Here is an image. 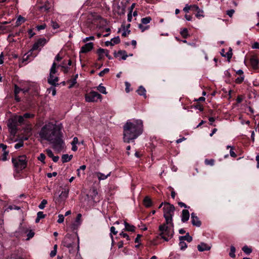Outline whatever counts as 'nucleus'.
<instances>
[{
  "mask_svg": "<svg viewBox=\"0 0 259 259\" xmlns=\"http://www.w3.org/2000/svg\"><path fill=\"white\" fill-rule=\"evenodd\" d=\"M38 135L41 139L48 141L55 150L60 152L63 149L65 144L59 126L49 122L41 128Z\"/></svg>",
  "mask_w": 259,
  "mask_h": 259,
  "instance_id": "obj_1",
  "label": "nucleus"
},
{
  "mask_svg": "<svg viewBox=\"0 0 259 259\" xmlns=\"http://www.w3.org/2000/svg\"><path fill=\"white\" fill-rule=\"evenodd\" d=\"M163 210L165 223L159 226V236L165 241H168V238H171L174 233L172 217L175 208L172 204L168 202H164Z\"/></svg>",
  "mask_w": 259,
  "mask_h": 259,
  "instance_id": "obj_2",
  "label": "nucleus"
},
{
  "mask_svg": "<svg viewBox=\"0 0 259 259\" xmlns=\"http://www.w3.org/2000/svg\"><path fill=\"white\" fill-rule=\"evenodd\" d=\"M143 132L141 120H128L123 126V141L126 143L134 141Z\"/></svg>",
  "mask_w": 259,
  "mask_h": 259,
  "instance_id": "obj_3",
  "label": "nucleus"
},
{
  "mask_svg": "<svg viewBox=\"0 0 259 259\" xmlns=\"http://www.w3.org/2000/svg\"><path fill=\"white\" fill-rule=\"evenodd\" d=\"M12 162L18 172L19 170L24 169L26 167L27 163L26 156L24 155L12 158Z\"/></svg>",
  "mask_w": 259,
  "mask_h": 259,
  "instance_id": "obj_4",
  "label": "nucleus"
},
{
  "mask_svg": "<svg viewBox=\"0 0 259 259\" xmlns=\"http://www.w3.org/2000/svg\"><path fill=\"white\" fill-rule=\"evenodd\" d=\"M77 239V248L79 250V237L76 235H71L67 234L62 241V244L64 246L67 248H72L74 245V242Z\"/></svg>",
  "mask_w": 259,
  "mask_h": 259,
  "instance_id": "obj_5",
  "label": "nucleus"
},
{
  "mask_svg": "<svg viewBox=\"0 0 259 259\" xmlns=\"http://www.w3.org/2000/svg\"><path fill=\"white\" fill-rule=\"evenodd\" d=\"M102 96L97 92L91 91L85 96V101L88 102H97L98 99H101Z\"/></svg>",
  "mask_w": 259,
  "mask_h": 259,
  "instance_id": "obj_6",
  "label": "nucleus"
},
{
  "mask_svg": "<svg viewBox=\"0 0 259 259\" xmlns=\"http://www.w3.org/2000/svg\"><path fill=\"white\" fill-rule=\"evenodd\" d=\"M8 126L10 130L11 134L15 135L17 133V123L15 119H10L8 121Z\"/></svg>",
  "mask_w": 259,
  "mask_h": 259,
  "instance_id": "obj_7",
  "label": "nucleus"
},
{
  "mask_svg": "<svg viewBox=\"0 0 259 259\" xmlns=\"http://www.w3.org/2000/svg\"><path fill=\"white\" fill-rule=\"evenodd\" d=\"M69 191V189H65L59 195V197L55 199V202L60 203L62 201L65 200L68 196Z\"/></svg>",
  "mask_w": 259,
  "mask_h": 259,
  "instance_id": "obj_8",
  "label": "nucleus"
},
{
  "mask_svg": "<svg viewBox=\"0 0 259 259\" xmlns=\"http://www.w3.org/2000/svg\"><path fill=\"white\" fill-rule=\"evenodd\" d=\"M93 48V43L89 42L81 47L80 53H86L90 51Z\"/></svg>",
  "mask_w": 259,
  "mask_h": 259,
  "instance_id": "obj_9",
  "label": "nucleus"
},
{
  "mask_svg": "<svg viewBox=\"0 0 259 259\" xmlns=\"http://www.w3.org/2000/svg\"><path fill=\"white\" fill-rule=\"evenodd\" d=\"M191 215L192 225L197 227H200L201 225V222L199 221L198 218L196 215V214L192 212Z\"/></svg>",
  "mask_w": 259,
  "mask_h": 259,
  "instance_id": "obj_10",
  "label": "nucleus"
},
{
  "mask_svg": "<svg viewBox=\"0 0 259 259\" xmlns=\"http://www.w3.org/2000/svg\"><path fill=\"white\" fill-rule=\"evenodd\" d=\"M197 248L199 251H204L210 250L211 246L204 242H201L200 244L198 245Z\"/></svg>",
  "mask_w": 259,
  "mask_h": 259,
  "instance_id": "obj_11",
  "label": "nucleus"
},
{
  "mask_svg": "<svg viewBox=\"0 0 259 259\" xmlns=\"http://www.w3.org/2000/svg\"><path fill=\"white\" fill-rule=\"evenodd\" d=\"M189 217L190 213L189 211L187 209L183 210L181 217L182 222H183V223L187 222L189 219Z\"/></svg>",
  "mask_w": 259,
  "mask_h": 259,
  "instance_id": "obj_12",
  "label": "nucleus"
},
{
  "mask_svg": "<svg viewBox=\"0 0 259 259\" xmlns=\"http://www.w3.org/2000/svg\"><path fill=\"white\" fill-rule=\"evenodd\" d=\"M52 7V4L51 2L47 1L45 3L44 5L40 7L39 9L41 10H44L45 11L48 12L51 9Z\"/></svg>",
  "mask_w": 259,
  "mask_h": 259,
  "instance_id": "obj_13",
  "label": "nucleus"
},
{
  "mask_svg": "<svg viewBox=\"0 0 259 259\" xmlns=\"http://www.w3.org/2000/svg\"><path fill=\"white\" fill-rule=\"evenodd\" d=\"M58 81V77H55L54 76V75H52V76H49L48 81L49 83H50L51 85L56 86V85H58V84L57 83Z\"/></svg>",
  "mask_w": 259,
  "mask_h": 259,
  "instance_id": "obj_14",
  "label": "nucleus"
},
{
  "mask_svg": "<svg viewBox=\"0 0 259 259\" xmlns=\"http://www.w3.org/2000/svg\"><path fill=\"white\" fill-rule=\"evenodd\" d=\"M250 64L254 69L258 68V60L254 56L252 57L250 59Z\"/></svg>",
  "mask_w": 259,
  "mask_h": 259,
  "instance_id": "obj_15",
  "label": "nucleus"
},
{
  "mask_svg": "<svg viewBox=\"0 0 259 259\" xmlns=\"http://www.w3.org/2000/svg\"><path fill=\"white\" fill-rule=\"evenodd\" d=\"M81 217H82V215L80 213H78L77 215V217H76V218L75 220V223H74L72 225L73 229H75L77 228V227L81 224Z\"/></svg>",
  "mask_w": 259,
  "mask_h": 259,
  "instance_id": "obj_16",
  "label": "nucleus"
},
{
  "mask_svg": "<svg viewBox=\"0 0 259 259\" xmlns=\"http://www.w3.org/2000/svg\"><path fill=\"white\" fill-rule=\"evenodd\" d=\"M91 196L92 199L94 202L97 203L100 201V198L98 196V193L96 190L94 189L93 190Z\"/></svg>",
  "mask_w": 259,
  "mask_h": 259,
  "instance_id": "obj_17",
  "label": "nucleus"
},
{
  "mask_svg": "<svg viewBox=\"0 0 259 259\" xmlns=\"http://www.w3.org/2000/svg\"><path fill=\"white\" fill-rule=\"evenodd\" d=\"M110 172L107 174V175H105L100 172H96L95 173V175L97 177V178L100 181L106 179L108 177L110 176Z\"/></svg>",
  "mask_w": 259,
  "mask_h": 259,
  "instance_id": "obj_18",
  "label": "nucleus"
},
{
  "mask_svg": "<svg viewBox=\"0 0 259 259\" xmlns=\"http://www.w3.org/2000/svg\"><path fill=\"white\" fill-rule=\"evenodd\" d=\"M114 55L115 57H118L119 55L122 56V59L125 60L127 57V55L125 51H119L117 53L114 52Z\"/></svg>",
  "mask_w": 259,
  "mask_h": 259,
  "instance_id": "obj_19",
  "label": "nucleus"
},
{
  "mask_svg": "<svg viewBox=\"0 0 259 259\" xmlns=\"http://www.w3.org/2000/svg\"><path fill=\"white\" fill-rule=\"evenodd\" d=\"M125 226L124 230L126 231L134 232L135 231L136 227L132 225L129 224L126 222H124Z\"/></svg>",
  "mask_w": 259,
  "mask_h": 259,
  "instance_id": "obj_20",
  "label": "nucleus"
},
{
  "mask_svg": "<svg viewBox=\"0 0 259 259\" xmlns=\"http://www.w3.org/2000/svg\"><path fill=\"white\" fill-rule=\"evenodd\" d=\"M179 240L187 241L190 242L192 241V237L190 236L189 233H187L186 235L179 237Z\"/></svg>",
  "mask_w": 259,
  "mask_h": 259,
  "instance_id": "obj_21",
  "label": "nucleus"
},
{
  "mask_svg": "<svg viewBox=\"0 0 259 259\" xmlns=\"http://www.w3.org/2000/svg\"><path fill=\"white\" fill-rule=\"evenodd\" d=\"M72 155L69 156L68 154H63L62 156V161L63 163L69 161L72 158Z\"/></svg>",
  "mask_w": 259,
  "mask_h": 259,
  "instance_id": "obj_22",
  "label": "nucleus"
},
{
  "mask_svg": "<svg viewBox=\"0 0 259 259\" xmlns=\"http://www.w3.org/2000/svg\"><path fill=\"white\" fill-rule=\"evenodd\" d=\"M137 92L139 95L144 96L146 98V90L143 87L140 86Z\"/></svg>",
  "mask_w": 259,
  "mask_h": 259,
  "instance_id": "obj_23",
  "label": "nucleus"
},
{
  "mask_svg": "<svg viewBox=\"0 0 259 259\" xmlns=\"http://www.w3.org/2000/svg\"><path fill=\"white\" fill-rule=\"evenodd\" d=\"M40 46H39V45L36 42L34 44V45H33L32 46V49L29 51V52L27 53L28 54V55L27 56V58L26 59H27V58L30 56L32 54V52L33 51H35V50H37L39 47Z\"/></svg>",
  "mask_w": 259,
  "mask_h": 259,
  "instance_id": "obj_24",
  "label": "nucleus"
},
{
  "mask_svg": "<svg viewBox=\"0 0 259 259\" xmlns=\"http://www.w3.org/2000/svg\"><path fill=\"white\" fill-rule=\"evenodd\" d=\"M144 204L146 207H150L152 205V201L148 197H146L144 199Z\"/></svg>",
  "mask_w": 259,
  "mask_h": 259,
  "instance_id": "obj_25",
  "label": "nucleus"
},
{
  "mask_svg": "<svg viewBox=\"0 0 259 259\" xmlns=\"http://www.w3.org/2000/svg\"><path fill=\"white\" fill-rule=\"evenodd\" d=\"M56 66L57 64L55 62H54L52 65V67L50 69V75L52 76L54 75L56 72Z\"/></svg>",
  "mask_w": 259,
  "mask_h": 259,
  "instance_id": "obj_26",
  "label": "nucleus"
},
{
  "mask_svg": "<svg viewBox=\"0 0 259 259\" xmlns=\"http://www.w3.org/2000/svg\"><path fill=\"white\" fill-rule=\"evenodd\" d=\"M235 251H236L235 247L233 245L231 246L230 252L229 253V255L230 257H231L232 258H234L235 257Z\"/></svg>",
  "mask_w": 259,
  "mask_h": 259,
  "instance_id": "obj_27",
  "label": "nucleus"
},
{
  "mask_svg": "<svg viewBox=\"0 0 259 259\" xmlns=\"http://www.w3.org/2000/svg\"><path fill=\"white\" fill-rule=\"evenodd\" d=\"M242 249L247 254H249L252 252V249L246 245L243 246Z\"/></svg>",
  "mask_w": 259,
  "mask_h": 259,
  "instance_id": "obj_28",
  "label": "nucleus"
},
{
  "mask_svg": "<svg viewBox=\"0 0 259 259\" xmlns=\"http://www.w3.org/2000/svg\"><path fill=\"white\" fill-rule=\"evenodd\" d=\"M151 21V18L150 17H146L141 19V22L143 24H147Z\"/></svg>",
  "mask_w": 259,
  "mask_h": 259,
  "instance_id": "obj_29",
  "label": "nucleus"
},
{
  "mask_svg": "<svg viewBox=\"0 0 259 259\" xmlns=\"http://www.w3.org/2000/svg\"><path fill=\"white\" fill-rule=\"evenodd\" d=\"M97 90L101 93L103 94H106L107 92L106 91V88L104 86H102V84H100L97 87Z\"/></svg>",
  "mask_w": 259,
  "mask_h": 259,
  "instance_id": "obj_30",
  "label": "nucleus"
},
{
  "mask_svg": "<svg viewBox=\"0 0 259 259\" xmlns=\"http://www.w3.org/2000/svg\"><path fill=\"white\" fill-rule=\"evenodd\" d=\"M46 42L47 40L45 38H39L36 41V42L39 45L40 47L44 46L46 44Z\"/></svg>",
  "mask_w": 259,
  "mask_h": 259,
  "instance_id": "obj_31",
  "label": "nucleus"
},
{
  "mask_svg": "<svg viewBox=\"0 0 259 259\" xmlns=\"http://www.w3.org/2000/svg\"><path fill=\"white\" fill-rule=\"evenodd\" d=\"M179 246L182 250L185 249L187 247V244L183 240H180Z\"/></svg>",
  "mask_w": 259,
  "mask_h": 259,
  "instance_id": "obj_32",
  "label": "nucleus"
},
{
  "mask_svg": "<svg viewBox=\"0 0 259 259\" xmlns=\"http://www.w3.org/2000/svg\"><path fill=\"white\" fill-rule=\"evenodd\" d=\"M85 168H86V166L85 165H81V166H80V167L77 169V171L78 177H80L79 171H81V170L82 171V174L83 175L84 174V171L85 169Z\"/></svg>",
  "mask_w": 259,
  "mask_h": 259,
  "instance_id": "obj_33",
  "label": "nucleus"
},
{
  "mask_svg": "<svg viewBox=\"0 0 259 259\" xmlns=\"http://www.w3.org/2000/svg\"><path fill=\"white\" fill-rule=\"evenodd\" d=\"M180 33L184 38H187L188 35V30L187 28H183Z\"/></svg>",
  "mask_w": 259,
  "mask_h": 259,
  "instance_id": "obj_34",
  "label": "nucleus"
},
{
  "mask_svg": "<svg viewBox=\"0 0 259 259\" xmlns=\"http://www.w3.org/2000/svg\"><path fill=\"white\" fill-rule=\"evenodd\" d=\"M47 203V201L46 199H43L41 203L39 204L38 207L40 209H42L45 208L46 204Z\"/></svg>",
  "mask_w": 259,
  "mask_h": 259,
  "instance_id": "obj_35",
  "label": "nucleus"
},
{
  "mask_svg": "<svg viewBox=\"0 0 259 259\" xmlns=\"http://www.w3.org/2000/svg\"><path fill=\"white\" fill-rule=\"evenodd\" d=\"M110 232H111L110 237H111V238L112 240L113 241V236L112 235V233H113L114 235H116L117 233V231L115 230V228L114 227H111L110 228Z\"/></svg>",
  "mask_w": 259,
  "mask_h": 259,
  "instance_id": "obj_36",
  "label": "nucleus"
},
{
  "mask_svg": "<svg viewBox=\"0 0 259 259\" xmlns=\"http://www.w3.org/2000/svg\"><path fill=\"white\" fill-rule=\"evenodd\" d=\"M69 82L70 83V85L69 86V88L71 89L72 88L76 83V80L75 78H72L70 80H69Z\"/></svg>",
  "mask_w": 259,
  "mask_h": 259,
  "instance_id": "obj_37",
  "label": "nucleus"
},
{
  "mask_svg": "<svg viewBox=\"0 0 259 259\" xmlns=\"http://www.w3.org/2000/svg\"><path fill=\"white\" fill-rule=\"evenodd\" d=\"M224 57H227L229 61L231 59V58L232 57V52L231 49H230L229 51L226 53V54L224 55Z\"/></svg>",
  "mask_w": 259,
  "mask_h": 259,
  "instance_id": "obj_38",
  "label": "nucleus"
},
{
  "mask_svg": "<svg viewBox=\"0 0 259 259\" xmlns=\"http://www.w3.org/2000/svg\"><path fill=\"white\" fill-rule=\"evenodd\" d=\"M214 160L212 159H206L205 160V163L206 165H209L212 166L214 165Z\"/></svg>",
  "mask_w": 259,
  "mask_h": 259,
  "instance_id": "obj_39",
  "label": "nucleus"
},
{
  "mask_svg": "<svg viewBox=\"0 0 259 259\" xmlns=\"http://www.w3.org/2000/svg\"><path fill=\"white\" fill-rule=\"evenodd\" d=\"M197 13L196 14V17L200 18L201 17H203V11L199 8V10L196 11Z\"/></svg>",
  "mask_w": 259,
  "mask_h": 259,
  "instance_id": "obj_40",
  "label": "nucleus"
},
{
  "mask_svg": "<svg viewBox=\"0 0 259 259\" xmlns=\"http://www.w3.org/2000/svg\"><path fill=\"white\" fill-rule=\"evenodd\" d=\"M111 41H112V43L114 44H114H118V43H119L120 40L119 36H117V37L112 38Z\"/></svg>",
  "mask_w": 259,
  "mask_h": 259,
  "instance_id": "obj_41",
  "label": "nucleus"
},
{
  "mask_svg": "<svg viewBox=\"0 0 259 259\" xmlns=\"http://www.w3.org/2000/svg\"><path fill=\"white\" fill-rule=\"evenodd\" d=\"M51 23V26L54 29H57L59 27V25L56 22H55V21L52 20Z\"/></svg>",
  "mask_w": 259,
  "mask_h": 259,
  "instance_id": "obj_42",
  "label": "nucleus"
},
{
  "mask_svg": "<svg viewBox=\"0 0 259 259\" xmlns=\"http://www.w3.org/2000/svg\"><path fill=\"white\" fill-rule=\"evenodd\" d=\"M109 71V69L108 68H105L104 70L101 71L99 73V75L100 76H103L105 73H108Z\"/></svg>",
  "mask_w": 259,
  "mask_h": 259,
  "instance_id": "obj_43",
  "label": "nucleus"
},
{
  "mask_svg": "<svg viewBox=\"0 0 259 259\" xmlns=\"http://www.w3.org/2000/svg\"><path fill=\"white\" fill-rule=\"evenodd\" d=\"M106 50L100 48L97 50V54L99 56H102L103 55V54L105 53Z\"/></svg>",
  "mask_w": 259,
  "mask_h": 259,
  "instance_id": "obj_44",
  "label": "nucleus"
},
{
  "mask_svg": "<svg viewBox=\"0 0 259 259\" xmlns=\"http://www.w3.org/2000/svg\"><path fill=\"white\" fill-rule=\"evenodd\" d=\"M45 158H46L45 155L43 153H41V154H40L39 156L38 157V159L39 161L45 163L44 161H45Z\"/></svg>",
  "mask_w": 259,
  "mask_h": 259,
  "instance_id": "obj_45",
  "label": "nucleus"
},
{
  "mask_svg": "<svg viewBox=\"0 0 259 259\" xmlns=\"http://www.w3.org/2000/svg\"><path fill=\"white\" fill-rule=\"evenodd\" d=\"M14 94L15 95H18L22 90L19 88L16 84L14 86Z\"/></svg>",
  "mask_w": 259,
  "mask_h": 259,
  "instance_id": "obj_46",
  "label": "nucleus"
},
{
  "mask_svg": "<svg viewBox=\"0 0 259 259\" xmlns=\"http://www.w3.org/2000/svg\"><path fill=\"white\" fill-rule=\"evenodd\" d=\"M58 220L57 221V222L58 223H62L63 222H64V217L63 214H59L58 215Z\"/></svg>",
  "mask_w": 259,
  "mask_h": 259,
  "instance_id": "obj_47",
  "label": "nucleus"
},
{
  "mask_svg": "<svg viewBox=\"0 0 259 259\" xmlns=\"http://www.w3.org/2000/svg\"><path fill=\"white\" fill-rule=\"evenodd\" d=\"M23 117L24 118H32L34 117V114H30L28 113H26L23 114Z\"/></svg>",
  "mask_w": 259,
  "mask_h": 259,
  "instance_id": "obj_48",
  "label": "nucleus"
},
{
  "mask_svg": "<svg viewBox=\"0 0 259 259\" xmlns=\"http://www.w3.org/2000/svg\"><path fill=\"white\" fill-rule=\"evenodd\" d=\"M46 215L44 214L42 211H39L37 213V217L39 219H43L45 217Z\"/></svg>",
  "mask_w": 259,
  "mask_h": 259,
  "instance_id": "obj_49",
  "label": "nucleus"
},
{
  "mask_svg": "<svg viewBox=\"0 0 259 259\" xmlns=\"http://www.w3.org/2000/svg\"><path fill=\"white\" fill-rule=\"evenodd\" d=\"M139 28L141 30L142 32L144 31L145 30L147 29L149 27L148 26H144L143 24H139Z\"/></svg>",
  "mask_w": 259,
  "mask_h": 259,
  "instance_id": "obj_50",
  "label": "nucleus"
},
{
  "mask_svg": "<svg viewBox=\"0 0 259 259\" xmlns=\"http://www.w3.org/2000/svg\"><path fill=\"white\" fill-rule=\"evenodd\" d=\"M8 209L10 210L15 209V210H19L20 207L19 206L16 205H10L9 206Z\"/></svg>",
  "mask_w": 259,
  "mask_h": 259,
  "instance_id": "obj_51",
  "label": "nucleus"
},
{
  "mask_svg": "<svg viewBox=\"0 0 259 259\" xmlns=\"http://www.w3.org/2000/svg\"><path fill=\"white\" fill-rule=\"evenodd\" d=\"M46 153H47L48 156L51 158H52L54 156L53 153L52 151V150L50 149H47Z\"/></svg>",
  "mask_w": 259,
  "mask_h": 259,
  "instance_id": "obj_52",
  "label": "nucleus"
},
{
  "mask_svg": "<svg viewBox=\"0 0 259 259\" xmlns=\"http://www.w3.org/2000/svg\"><path fill=\"white\" fill-rule=\"evenodd\" d=\"M243 80H244L243 76L238 77L236 79L235 82L237 83H240L243 81Z\"/></svg>",
  "mask_w": 259,
  "mask_h": 259,
  "instance_id": "obj_53",
  "label": "nucleus"
},
{
  "mask_svg": "<svg viewBox=\"0 0 259 259\" xmlns=\"http://www.w3.org/2000/svg\"><path fill=\"white\" fill-rule=\"evenodd\" d=\"M119 235H120L122 237L125 238L127 240H130V239L128 235L126 233H124L123 232H121L119 234Z\"/></svg>",
  "mask_w": 259,
  "mask_h": 259,
  "instance_id": "obj_54",
  "label": "nucleus"
},
{
  "mask_svg": "<svg viewBox=\"0 0 259 259\" xmlns=\"http://www.w3.org/2000/svg\"><path fill=\"white\" fill-rule=\"evenodd\" d=\"M235 11L233 9H231L229 10H228L227 11V14L230 17H231L233 14L234 13Z\"/></svg>",
  "mask_w": 259,
  "mask_h": 259,
  "instance_id": "obj_55",
  "label": "nucleus"
},
{
  "mask_svg": "<svg viewBox=\"0 0 259 259\" xmlns=\"http://www.w3.org/2000/svg\"><path fill=\"white\" fill-rule=\"evenodd\" d=\"M9 152L8 151H4V153L3 154L2 157V160L3 161H6L7 160V156L8 155Z\"/></svg>",
  "mask_w": 259,
  "mask_h": 259,
  "instance_id": "obj_56",
  "label": "nucleus"
},
{
  "mask_svg": "<svg viewBox=\"0 0 259 259\" xmlns=\"http://www.w3.org/2000/svg\"><path fill=\"white\" fill-rule=\"evenodd\" d=\"M23 146V142H21L18 143H17L15 145V149H17L20 148V147H22Z\"/></svg>",
  "mask_w": 259,
  "mask_h": 259,
  "instance_id": "obj_57",
  "label": "nucleus"
},
{
  "mask_svg": "<svg viewBox=\"0 0 259 259\" xmlns=\"http://www.w3.org/2000/svg\"><path fill=\"white\" fill-rule=\"evenodd\" d=\"M24 118L23 116H19L18 117L17 121L19 123H20V124H22L24 122Z\"/></svg>",
  "mask_w": 259,
  "mask_h": 259,
  "instance_id": "obj_58",
  "label": "nucleus"
},
{
  "mask_svg": "<svg viewBox=\"0 0 259 259\" xmlns=\"http://www.w3.org/2000/svg\"><path fill=\"white\" fill-rule=\"evenodd\" d=\"M191 10V7L190 6H189L188 5H186L184 8L183 9V11L185 12L186 13H188L189 10Z\"/></svg>",
  "mask_w": 259,
  "mask_h": 259,
  "instance_id": "obj_59",
  "label": "nucleus"
},
{
  "mask_svg": "<svg viewBox=\"0 0 259 259\" xmlns=\"http://www.w3.org/2000/svg\"><path fill=\"white\" fill-rule=\"evenodd\" d=\"M57 175V173L56 172H53L52 173H48L47 174V177L48 178H52V177H55Z\"/></svg>",
  "mask_w": 259,
  "mask_h": 259,
  "instance_id": "obj_60",
  "label": "nucleus"
},
{
  "mask_svg": "<svg viewBox=\"0 0 259 259\" xmlns=\"http://www.w3.org/2000/svg\"><path fill=\"white\" fill-rule=\"evenodd\" d=\"M168 188L170 190H172L171 192V196L173 199H174L176 196L175 192L173 190V188L171 187H169Z\"/></svg>",
  "mask_w": 259,
  "mask_h": 259,
  "instance_id": "obj_61",
  "label": "nucleus"
},
{
  "mask_svg": "<svg viewBox=\"0 0 259 259\" xmlns=\"http://www.w3.org/2000/svg\"><path fill=\"white\" fill-rule=\"evenodd\" d=\"M78 143V140L77 137H74L71 142V145H76Z\"/></svg>",
  "mask_w": 259,
  "mask_h": 259,
  "instance_id": "obj_62",
  "label": "nucleus"
},
{
  "mask_svg": "<svg viewBox=\"0 0 259 259\" xmlns=\"http://www.w3.org/2000/svg\"><path fill=\"white\" fill-rule=\"evenodd\" d=\"M191 7V10L196 11L197 10H199V7L197 5H192L190 6Z\"/></svg>",
  "mask_w": 259,
  "mask_h": 259,
  "instance_id": "obj_63",
  "label": "nucleus"
},
{
  "mask_svg": "<svg viewBox=\"0 0 259 259\" xmlns=\"http://www.w3.org/2000/svg\"><path fill=\"white\" fill-rule=\"evenodd\" d=\"M132 19V10H130L129 13L127 15V20L128 22H131Z\"/></svg>",
  "mask_w": 259,
  "mask_h": 259,
  "instance_id": "obj_64",
  "label": "nucleus"
}]
</instances>
